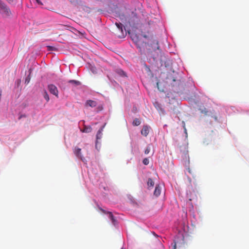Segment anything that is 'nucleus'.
<instances>
[{
	"mask_svg": "<svg viewBox=\"0 0 249 249\" xmlns=\"http://www.w3.org/2000/svg\"><path fill=\"white\" fill-rule=\"evenodd\" d=\"M0 11L5 15L6 17H10L11 15V12L9 8L4 3L0 1Z\"/></svg>",
	"mask_w": 249,
	"mask_h": 249,
	"instance_id": "nucleus-1",
	"label": "nucleus"
},
{
	"mask_svg": "<svg viewBox=\"0 0 249 249\" xmlns=\"http://www.w3.org/2000/svg\"><path fill=\"white\" fill-rule=\"evenodd\" d=\"M148 46L149 47L148 48L149 52H152V51H155L159 49L158 41L156 39H154L148 43Z\"/></svg>",
	"mask_w": 249,
	"mask_h": 249,
	"instance_id": "nucleus-2",
	"label": "nucleus"
},
{
	"mask_svg": "<svg viewBox=\"0 0 249 249\" xmlns=\"http://www.w3.org/2000/svg\"><path fill=\"white\" fill-rule=\"evenodd\" d=\"M48 89L51 94L55 95L57 98L58 97V90L57 87L54 85H48Z\"/></svg>",
	"mask_w": 249,
	"mask_h": 249,
	"instance_id": "nucleus-3",
	"label": "nucleus"
},
{
	"mask_svg": "<svg viewBox=\"0 0 249 249\" xmlns=\"http://www.w3.org/2000/svg\"><path fill=\"white\" fill-rule=\"evenodd\" d=\"M132 40L135 42V43L137 46L138 48H141L142 46H143V45L144 44L146 45V43H144L143 41H142L140 39L138 38V37L136 35H135L133 38Z\"/></svg>",
	"mask_w": 249,
	"mask_h": 249,
	"instance_id": "nucleus-4",
	"label": "nucleus"
},
{
	"mask_svg": "<svg viewBox=\"0 0 249 249\" xmlns=\"http://www.w3.org/2000/svg\"><path fill=\"white\" fill-rule=\"evenodd\" d=\"M161 187L159 184L156 185L154 192V195L156 196H159L161 193Z\"/></svg>",
	"mask_w": 249,
	"mask_h": 249,
	"instance_id": "nucleus-5",
	"label": "nucleus"
},
{
	"mask_svg": "<svg viewBox=\"0 0 249 249\" xmlns=\"http://www.w3.org/2000/svg\"><path fill=\"white\" fill-rule=\"evenodd\" d=\"M149 127L147 126H144L141 131V134L142 135L147 136L149 133Z\"/></svg>",
	"mask_w": 249,
	"mask_h": 249,
	"instance_id": "nucleus-6",
	"label": "nucleus"
},
{
	"mask_svg": "<svg viewBox=\"0 0 249 249\" xmlns=\"http://www.w3.org/2000/svg\"><path fill=\"white\" fill-rule=\"evenodd\" d=\"M86 105L89 106L90 107H95L97 105V103L95 101L88 100L86 103Z\"/></svg>",
	"mask_w": 249,
	"mask_h": 249,
	"instance_id": "nucleus-7",
	"label": "nucleus"
},
{
	"mask_svg": "<svg viewBox=\"0 0 249 249\" xmlns=\"http://www.w3.org/2000/svg\"><path fill=\"white\" fill-rule=\"evenodd\" d=\"M68 83L71 84L74 87L80 86L81 84L80 81L75 80H70L68 81Z\"/></svg>",
	"mask_w": 249,
	"mask_h": 249,
	"instance_id": "nucleus-8",
	"label": "nucleus"
},
{
	"mask_svg": "<svg viewBox=\"0 0 249 249\" xmlns=\"http://www.w3.org/2000/svg\"><path fill=\"white\" fill-rule=\"evenodd\" d=\"M81 151V148L75 147L74 151V153L77 157L81 158L82 156Z\"/></svg>",
	"mask_w": 249,
	"mask_h": 249,
	"instance_id": "nucleus-9",
	"label": "nucleus"
},
{
	"mask_svg": "<svg viewBox=\"0 0 249 249\" xmlns=\"http://www.w3.org/2000/svg\"><path fill=\"white\" fill-rule=\"evenodd\" d=\"M92 128L90 126H84L83 130L82 131L83 132L89 133L91 131Z\"/></svg>",
	"mask_w": 249,
	"mask_h": 249,
	"instance_id": "nucleus-10",
	"label": "nucleus"
},
{
	"mask_svg": "<svg viewBox=\"0 0 249 249\" xmlns=\"http://www.w3.org/2000/svg\"><path fill=\"white\" fill-rule=\"evenodd\" d=\"M147 183L149 188L150 187H153L154 185V182L150 178H148Z\"/></svg>",
	"mask_w": 249,
	"mask_h": 249,
	"instance_id": "nucleus-11",
	"label": "nucleus"
},
{
	"mask_svg": "<svg viewBox=\"0 0 249 249\" xmlns=\"http://www.w3.org/2000/svg\"><path fill=\"white\" fill-rule=\"evenodd\" d=\"M116 71L117 73L119 75H120V76H126L125 72L124 71H123L122 70L118 69L116 70Z\"/></svg>",
	"mask_w": 249,
	"mask_h": 249,
	"instance_id": "nucleus-12",
	"label": "nucleus"
},
{
	"mask_svg": "<svg viewBox=\"0 0 249 249\" xmlns=\"http://www.w3.org/2000/svg\"><path fill=\"white\" fill-rule=\"evenodd\" d=\"M115 24L117 27L118 31L119 32H123V25L121 23H116Z\"/></svg>",
	"mask_w": 249,
	"mask_h": 249,
	"instance_id": "nucleus-13",
	"label": "nucleus"
},
{
	"mask_svg": "<svg viewBox=\"0 0 249 249\" xmlns=\"http://www.w3.org/2000/svg\"><path fill=\"white\" fill-rule=\"evenodd\" d=\"M141 124L140 120L138 118H136L133 122V124L135 126H138Z\"/></svg>",
	"mask_w": 249,
	"mask_h": 249,
	"instance_id": "nucleus-14",
	"label": "nucleus"
},
{
	"mask_svg": "<svg viewBox=\"0 0 249 249\" xmlns=\"http://www.w3.org/2000/svg\"><path fill=\"white\" fill-rule=\"evenodd\" d=\"M103 130V128L100 129L98 130L97 135H96V138L97 139H100L102 136V131Z\"/></svg>",
	"mask_w": 249,
	"mask_h": 249,
	"instance_id": "nucleus-15",
	"label": "nucleus"
},
{
	"mask_svg": "<svg viewBox=\"0 0 249 249\" xmlns=\"http://www.w3.org/2000/svg\"><path fill=\"white\" fill-rule=\"evenodd\" d=\"M43 96H44V98H45V99L47 102H48L49 101V99H49V95H48V93L47 92V91L46 90L44 91Z\"/></svg>",
	"mask_w": 249,
	"mask_h": 249,
	"instance_id": "nucleus-16",
	"label": "nucleus"
},
{
	"mask_svg": "<svg viewBox=\"0 0 249 249\" xmlns=\"http://www.w3.org/2000/svg\"><path fill=\"white\" fill-rule=\"evenodd\" d=\"M108 214H109V218H110V219L112 220V223L115 224V220L114 219V217L112 214V213H111V212H108L107 213Z\"/></svg>",
	"mask_w": 249,
	"mask_h": 249,
	"instance_id": "nucleus-17",
	"label": "nucleus"
},
{
	"mask_svg": "<svg viewBox=\"0 0 249 249\" xmlns=\"http://www.w3.org/2000/svg\"><path fill=\"white\" fill-rule=\"evenodd\" d=\"M151 150V147L150 146H148L145 150L144 153L145 154H148Z\"/></svg>",
	"mask_w": 249,
	"mask_h": 249,
	"instance_id": "nucleus-18",
	"label": "nucleus"
},
{
	"mask_svg": "<svg viewBox=\"0 0 249 249\" xmlns=\"http://www.w3.org/2000/svg\"><path fill=\"white\" fill-rule=\"evenodd\" d=\"M142 162L144 165H147L149 163V160L147 158H145L143 160Z\"/></svg>",
	"mask_w": 249,
	"mask_h": 249,
	"instance_id": "nucleus-19",
	"label": "nucleus"
},
{
	"mask_svg": "<svg viewBox=\"0 0 249 249\" xmlns=\"http://www.w3.org/2000/svg\"><path fill=\"white\" fill-rule=\"evenodd\" d=\"M188 172L191 174H193V171L191 170V169H190V168H188Z\"/></svg>",
	"mask_w": 249,
	"mask_h": 249,
	"instance_id": "nucleus-20",
	"label": "nucleus"
},
{
	"mask_svg": "<svg viewBox=\"0 0 249 249\" xmlns=\"http://www.w3.org/2000/svg\"><path fill=\"white\" fill-rule=\"evenodd\" d=\"M36 1V2L38 3L39 4H41L42 5V3L41 2V1H40V0H35Z\"/></svg>",
	"mask_w": 249,
	"mask_h": 249,
	"instance_id": "nucleus-21",
	"label": "nucleus"
},
{
	"mask_svg": "<svg viewBox=\"0 0 249 249\" xmlns=\"http://www.w3.org/2000/svg\"><path fill=\"white\" fill-rule=\"evenodd\" d=\"M201 112L205 114H207V113L208 112V111L206 110V109H205L204 110H202Z\"/></svg>",
	"mask_w": 249,
	"mask_h": 249,
	"instance_id": "nucleus-22",
	"label": "nucleus"
},
{
	"mask_svg": "<svg viewBox=\"0 0 249 249\" xmlns=\"http://www.w3.org/2000/svg\"><path fill=\"white\" fill-rule=\"evenodd\" d=\"M176 244H175V245L174 246V249H176Z\"/></svg>",
	"mask_w": 249,
	"mask_h": 249,
	"instance_id": "nucleus-23",
	"label": "nucleus"
},
{
	"mask_svg": "<svg viewBox=\"0 0 249 249\" xmlns=\"http://www.w3.org/2000/svg\"><path fill=\"white\" fill-rule=\"evenodd\" d=\"M118 36H119V37H122V36H124V35L120 36V35H118Z\"/></svg>",
	"mask_w": 249,
	"mask_h": 249,
	"instance_id": "nucleus-24",
	"label": "nucleus"
},
{
	"mask_svg": "<svg viewBox=\"0 0 249 249\" xmlns=\"http://www.w3.org/2000/svg\"><path fill=\"white\" fill-rule=\"evenodd\" d=\"M48 48H50V50H51V48H52L53 47H51V46H48Z\"/></svg>",
	"mask_w": 249,
	"mask_h": 249,
	"instance_id": "nucleus-25",
	"label": "nucleus"
}]
</instances>
